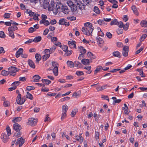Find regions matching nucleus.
Wrapping results in <instances>:
<instances>
[{
  "mask_svg": "<svg viewBox=\"0 0 147 147\" xmlns=\"http://www.w3.org/2000/svg\"><path fill=\"white\" fill-rule=\"evenodd\" d=\"M94 29V28H84L83 27L82 28V31L83 34L87 36L92 35V32Z\"/></svg>",
  "mask_w": 147,
  "mask_h": 147,
  "instance_id": "nucleus-1",
  "label": "nucleus"
},
{
  "mask_svg": "<svg viewBox=\"0 0 147 147\" xmlns=\"http://www.w3.org/2000/svg\"><path fill=\"white\" fill-rule=\"evenodd\" d=\"M9 136L5 133H3L1 134V138L2 139L3 142L6 143L8 142L9 139Z\"/></svg>",
  "mask_w": 147,
  "mask_h": 147,
  "instance_id": "nucleus-2",
  "label": "nucleus"
},
{
  "mask_svg": "<svg viewBox=\"0 0 147 147\" xmlns=\"http://www.w3.org/2000/svg\"><path fill=\"white\" fill-rule=\"evenodd\" d=\"M129 47L127 46H125L123 47V51H122L123 55L125 57H127L128 55Z\"/></svg>",
  "mask_w": 147,
  "mask_h": 147,
  "instance_id": "nucleus-3",
  "label": "nucleus"
},
{
  "mask_svg": "<svg viewBox=\"0 0 147 147\" xmlns=\"http://www.w3.org/2000/svg\"><path fill=\"white\" fill-rule=\"evenodd\" d=\"M68 5L70 7L72 11H75L76 10V6L71 1H68Z\"/></svg>",
  "mask_w": 147,
  "mask_h": 147,
  "instance_id": "nucleus-4",
  "label": "nucleus"
},
{
  "mask_svg": "<svg viewBox=\"0 0 147 147\" xmlns=\"http://www.w3.org/2000/svg\"><path fill=\"white\" fill-rule=\"evenodd\" d=\"M37 120L33 118H30L28 121V124L32 126L35 125L37 123Z\"/></svg>",
  "mask_w": 147,
  "mask_h": 147,
  "instance_id": "nucleus-5",
  "label": "nucleus"
},
{
  "mask_svg": "<svg viewBox=\"0 0 147 147\" xmlns=\"http://www.w3.org/2000/svg\"><path fill=\"white\" fill-rule=\"evenodd\" d=\"M97 42H99L98 45L100 47H102L104 44V42L103 39L97 36L96 37Z\"/></svg>",
  "mask_w": 147,
  "mask_h": 147,
  "instance_id": "nucleus-6",
  "label": "nucleus"
},
{
  "mask_svg": "<svg viewBox=\"0 0 147 147\" xmlns=\"http://www.w3.org/2000/svg\"><path fill=\"white\" fill-rule=\"evenodd\" d=\"M9 74L11 72L16 73L19 71L18 69L16 67L11 66L8 68Z\"/></svg>",
  "mask_w": 147,
  "mask_h": 147,
  "instance_id": "nucleus-7",
  "label": "nucleus"
},
{
  "mask_svg": "<svg viewBox=\"0 0 147 147\" xmlns=\"http://www.w3.org/2000/svg\"><path fill=\"white\" fill-rule=\"evenodd\" d=\"M13 128L14 130L16 131H20V130L22 129L21 125L18 123H15L13 125Z\"/></svg>",
  "mask_w": 147,
  "mask_h": 147,
  "instance_id": "nucleus-8",
  "label": "nucleus"
},
{
  "mask_svg": "<svg viewBox=\"0 0 147 147\" xmlns=\"http://www.w3.org/2000/svg\"><path fill=\"white\" fill-rule=\"evenodd\" d=\"M76 42L75 41H69L68 42V44L69 47L71 48H74L76 49Z\"/></svg>",
  "mask_w": 147,
  "mask_h": 147,
  "instance_id": "nucleus-9",
  "label": "nucleus"
},
{
  "mask_svg": "<svg viewBox=\"0 0 147 147\" xmlns=\"http://www.w3.org/2000/svg\"><path fill=\"white\" fill-rule=\"evenodd\" d=\"M87 55L88 57L90 59V60L91 62H92V59H94L96 58L95 56L90 52H88L87 53Z\"/></svg>",
  "mask_w": 147,
  "mask_h": 147,
  "instance_id": "nucleus-10",
  "label": "nucleus"
},
{
  "mask_svg": "<svg viewBox=\"0 0 147 147\" xmlns=\"http://www.w3.org/2000/svg\"><path fill=\"white\" fill-rule=\"evenodd\" d=\"M81 62L82 64L84 65H89L90 64V61L89 59H84L81 60Z\"/></svg>",
  "mask_w": 147,
  "mask_h": 147,
  "instance_id": "nucleus-11",
  "label": "nucleus"
},
{
  "mask_svg": "<svg viewBox=\"0 0 147 147\" xmlns=\"http://www.w3.org/2000/svg\"><path fill=\"white\" fill-rule=\"evenodd\" d=\"M23 52V49L22 48L19 49L17 51L16 54V58H18L20 55H21Z\"/></svg>",
  "mask_w": 147,
  "mask_h": 147,
  "instance_id": "nucleus-12",
  "label": "nucleus"
},
{
  "mask_svg": "<svg viewBox=\"0 0 147 147\" xmlns=\"http://www.w3.org/2000/svg\"><path fill=\"white\" fill-rule=\"evenodd\" d=\"M61 6L62 7V11L65 14H68L69 11V9H68V7L67 6H64L63 5Z\"/></svg>",
  "mask_w": 147,
  "mask_h": 147,
  "instance_id": "nucleus-13",
  "label": "nucleus"
},
{
  "mask_svg": "<svg viewBox=\"0 0 147 147\" xmlns=\"http://www.w3.org/2000/svg\"><path fill=\"white\" fill-rule=\"evenodd\" d=\"M39 1L40 3H43V6H45L46 7H47L49 5L50 0H39Z\"/></svg>",
  "mask_w": 147,
  "mask_h": 147,
  "instance_id": "nucleus-14",
  "label": "nucleus"
},
{
  "mask_svg": "<svg viewBox=\"0 0 147 147\" xmlns=\"http://www.w3.org/2000/svg\"><path fill=\"white\" fill-rule=\"evenodd\" d=\"M22 100V96L21 95L18 93V95L16 98V101L17 103L18 104L21 105V101Z\"/></svg>",
  "mask_w": 147,
  "mask_h": 147,
  "instance_id": "nucleus-15",
  "label": "nucleus"
},
{
  "mask_svg": "<svg viewBox=\"0 0 147 147\" xmlns=\"http://www.w3.org/2000/svg\"><path fill=\"white\" fill-rule=\"evenodd\" d=\"M131 9L133 10L134 13L136 16H138L139 15V13L137 10V8L135 5H133L131 7Z\"/></svg>",
  "mask_w": 147,
  "mask_h": 147,
  "instance_id": "nucleus-16",
  "label": "nucleus"
},
{
  "mask_svg": "<svg viewBox=\"0 0 147 147\" xmlns=\"http://www.w3.org/2000/svg\"><path fill=\"white\" fill-rule=\"evenodd\" d=\"M29 65L32 68L34 69L35 67V65L33 61L30 59L28 60V61Z\"/></svg>",
  "mask_w": 147,
  "mask_h": 147,
  "instance_id": "nucleus-17",
  "label": "nucleus"
},
{
  "mask_svg": "<svg viewBox=\"0 0 147 147\" xmlns=\"http://www.w3.org/2000/svg\"><path fill=\"white\" fill-rule=\"evenodd\" d=\"M78 48L80 50V52L81 54L84 55V54L86 53V49L84 48V47L82 46H81L79 47Z\"/></svg>",
  "mask_w": 147,
  "mask_h": 147,
  "instance_id": "nucleus-18",
  "label": "nucleus"
},
{
  "mask_svg": "<svg viewBox=\"0 0 147 147\" xmlns=\"http://www.w3.org/2000/svg\"><path fill=\"white\" fill-rule=\"evenodd\" d=\"M84 28H88L89 29V28H94L92 24L89 22H87L84 24Z\"/></svg>",
  "mask_w": 147,
  "mask_h": 147,
  "instance_id": "nucleus-19",
  "label": "nucleus"
},
{
  "mask_svg": "<svg viewBox=\"0 0 147 147\" xmlns=\"http://www.w3.org/2000/svg\"><path fill=\"white\" fill-rule=\"evenodd\" d=\"M82 134H80L79 136H76V138L77 141H80V142H83L84 138L83 137L81 136Z\"/></svg>",
  "mask_w": 147,
  "mask_h": 147,
  "instance_id": "nucleus-20",
  "label": "nucleus"
},
{
  "mask_svg": "<svg viewBox=\"0 0 147 147\" xmlns=\"http://www.w3.org/2000/svg\"><path fill=\"white\" fill-rule=\"evenodd\" d=\"M32 78L34 80V82H37L39 81L40 77L38 75H36L33 77Z\"/></svg>",
  "mask_w": 147,
  "mask_h": 147,
  "instance_id": "nucleus-21",
  "label": "nucleus"
},
{
  "mask_svg": "<svg viewBox=\"0 0 147 147\" xmlns=\"http://www.w3.org/2000/svg\"><path fill=\"white\" fill-rule=\"evenodd\" d=\"M35 57L36 59V63H39V61L41 60V57L39 54L36 53L35 55Z\"/></svg>",
  "mask_w": 147,
  "mask_h": 147,
  "instance_id": "nucleus-22",
  "label": "nucleus"
},
{
  "mask_svg": "<svg viewBox=\"0 0 147 147\" xmlns=\"http://www.w3.org/2000/svg\"><path fill=\"white\" fill-rule=\"evenodd\" d=\"M103 69V68L101 66H98L94 71V74H96L97 73Z\"/></svg>",
  "mask_w": 147,
  "mask_h": 147,
  "instance_id": "nucleus-23",
  "label": "nucleus"
},
{
  "mask_svg": "<svg viewBox=\"0 0 147 147\" xmlns=\"http://www.w3.org/2000/svg\"><path fill=\"white\" fill-rule=\"evenodd\" d=\"M67 64L68 66L70 67H72L74 66V63L71 61H67Z\"/></svg>",
  "mask_w": 147,
  "mask_h": 147,
  "instance_id": "nucleus-24",
  "label": "nucleus"
},
{
  "mask_svg": "<svg viewBox=\"0 0 147 147\" xmlns=\"http://www.w3.org/2000/svg\"><path fill=\"white\" fill-rule=\"evenodd\" d=\"M58 67L57 66H55L53 69V72L55 76H57L58 75Z\"/></svg>",
  "mask_w": 147,
  "mask_h": 147,
  "instance_id": "nucleus-25",
  "label": "nucleus"
},
{
  "mask_svg": "<svg viewBox=\"0 0 147 147\" xmlns=\"http://www.w3.org/2000/svg\"><path fill=\"white\" fill-rule=\"evenodd\" d=\"M22 119L21 117H16L13 118L12 121L13 123H16V122L20 121Z\"/></svg>",
  "mask_w": 147,
  "mask_h": 147,
  "instance_id": "nucleus-26",
  "label": "nucleus"
},
{
  "mask_svg": "<svg viewBox=\"0 0 147 147\" xmlns=\"http://www.w3.org/2000/svg\"><path fill=\"white\" fill-rule=\"evenodd\" d=\"M113 55L115 57H117L119 58L121 57V56L120 53L117 51L113 52Z\"/></svg>",
  "mask_w": 147,
  "mask_h": 147,
  "instance_id": "nucleus-27",
  "label": "nucleus"
},
{
  "mask_svg": "<svg viewBox=\"0 0 147 147\" xmlns=\"http://www.w3.org/2000/svg\"><path fill=\"white\" fill-rule=\"evenodd\" d=\"M42 39L41 37L40 36H38L35 37L33 40V42H40Z\"/></svg>",
  "mask_w": 147,
  "mask_h": 147,
  "instance_id": "nucleus-28",
  "label": "nucleus"
},
{
  "mask_svg": "<svg viewBox=\"0 0 147 147\" xmlns=\"http://www.w3.org/2000/svg\"><path fill=\"white\" fill-rule=\"evenodd\" d=\"M137 71L139 72V75L142 77H145V74H144L143 72V70L141 69H137Z\"/></svg>",
  "mask_w": 147,
  "mask_h": 147,
  "instance_id": "nucleus-29",
  "label": "nucleus"
},
{
  "mask_svg": "<svg viewBox=\"0 0 147 147\" xmlns=\"http://www.w3.org/2000/svg\"><path fill=\"white\" fill-rule=\"evenodd\" d=\"M56 49V48L55 46L53 45L49 49V54H50L54 52Z\"/></svg>",
  "mask_w": 147,
  "mask_h": 147,
  "instance_id": "nucleus-30",
  "label": "nucleus"
},
{
  "mask_svg": "<svg viewBox=\"0 0 147 147\" xmlns=\"http://www.w3.org/2000/svg\"><path fill=\"white\" fill-rule=\"evenodd\" d=\"M42 82L47 85H48L51 83V82L48 79H42Z\"/></svg>",
  "mask_w": 147,
  "mask_h": 147,
  "instance_id": "nucleus-31",
  "label": "nucleus"
},
{
  "mask_svg": "<svg viewBox=\"0 0 147 147\" xmlns=\"http://www.w3.org/2000/svg\"><path fill=\"white\" fill-rule=\"evenodd\" d=\"M79 7V8L80 9H85L86 5L82 3L81 1L79 3V5H77Z\"/></svg>",
  "mask_w": 147,
  "mask_h": 147,
  "instance_id": "nucleus-32",
  "label": "nucleus"
},
{
  "mask_svg": "<svg viewBox=\"0 0 147 147\" xmlns=\"http://www.w3.org/2000/svg\"><path fill=\"white\" fill-rule=\"evenodd\" d=\"M9 71H6L5 70H2L1 73V75L4 76H6L9 74Z\"/></svg>",
  "mask_w": 147,
  "mask_h": 147,
  "instance_id": "nucleus-33",
  "label": "nucleus"
},
{
  "mask_svg": "<svg viewBox=\"0 0 147 147\" xmlns=\"http://www.w3.org/2000/svg\"><path fill=\"white\" fill-rule=\"evenodd\" d=\"M26 94L27 95L26 96L27 98H28L31 100H32L33 99V96L29 92H27Z\"/></svg>",
  "mask_w": 147,
  "mask_h": 147,
  "instance_id": "nucleus-34",
  "label": "nucleus"
},
{
  "mask_svg": "<svg viewBox=\"0 0 147 147\" xmlns=\"http://www.w3.org/2000/svg\"><path fill=\"white\" fill-rule=\"evenodd\" d=\"M18 29V28L17 26H12L11 27H9L8 28V30L11 31H15L16 30Z\"/></svg>",
  "mask_w": 147,
  "mask_h": 147,
  "instance_id": "nucleus-35",
  "label": "nucleus"
},
{
  "mask_svg": "<svg viewBox=\"0 0 147 147\" xmlns=\"http://www.w3.org/2000/svg\"><path fill=\"white\" fill-rule=\"evenodd\" d=\"M147 24V21L145 20H143L141 21L140 23V25L142 27H145V25Z\"/></svg>",
  "mask_w": 147,
  "mask_h": 147,
  "instance_id": "nucleus-36",
  "label": "nucleus"
},
{
  "mask_svg": "<svg viewBox=\"0 0 147 147\" xmlns=\"http://www.w3.org/2000/svg\"><path fill=\"white\" fill-rule=\"evenodd\" d=\"M65 21H67L66 20H65L64 18H61L60 19L59 22V25H64V23H65Z\"/></svg>",
  "mask_w": 147,
  "mask_h": 147,
  "instance_id": "nucleus-37",
  "label": "nucleus"
},
{
  "mask_svg": "<svg viewBox=\"0 0 147 147\" xmlns=\"http://www.w3.org/2000/svg\"><path fill=\"white\" fill-rule=\"evenodd\" d=\"M6 129L7 132V135L8 136H10L11 135V130L10 127L9 126L7 125V126Z\"/></svg>",
  "mask_w": 147,
  "mask_h": 147,
  "instance_id": "nucleus-38",
  "label": "nucleus"
},
{
  "mask_svg": "<svg viewBox=\"0 0 147 147\" xmlns=\"http://www.w3.org/2000/svg\"><path fill=\"white\" fill-rule=\"evenodd\" d=\"M9 31V35L10 37H11L12 39H13L15 38V36L14 35V33L13 31L11 30H8Z\"/></svg>",
  "mask_w": 147,
  "mask_h": 147,
  "instance_id": "nucleus-39",
  "label": "nucleus"
},
{
  "mask_svg": "<svg viewBox=\"0 0 147 147\" xmlns=\"http://www.w3.org/2000/svg\"><path fill=\"white\" fill-rule=\"evenodd\" d=\"M74 65H75V67H80L82 65L81 64L80 62L78 61H76L74 62Z\"/></svg>",
  "mask_w": 147,
  "mask_h": 147,
  "instance_id": "nucleus-40",
  "label": "nucleus"
},
{
  "mask_svg": "<svg viewBox=\"0 0 147 147\" xmlns=\"http://www.w3.org/2000/svg\"><path fill=\"white\" fill-rule=\"evenodd\" d=\"M68 110V107L66 105H65L63 106L62 109V112H66Z\"/></svg>",
  "mask_w": 147,
  "mask_h": 147,
  "instance_id": "nucleus-41",
  "label": "nucleus"
},
{
  "mask_svg": "<svg viewBox=\"0 0 147 147\" xmlns=\"http://www.w3.org/2000/svg\"><path fill=\"white\" fill-rule=\"evenodd\" d=\"M52 3V4H51V6H52V10L53 11L54 13L55 14H56L58 13V10L57 9H53V5H54V2H53Z\"/></svg>",
  "mask_w": 147,
  "mask_h": 147,
  "instance_id": "nucleus-42",
  "label": "nucleus"
},
{
  "mask_svg": "<svg viewBox=\"0 0 147 147\" xmlns=\"http://www.w3.org/2000/svg\"><path fill=\"white\" fill-rule=\"evenodd\" d=\"M118 22L116 19H114L113 20L111 21V22L110 24L111 26L113 25H117Z\"/></svg>",
  "mask_w": 147,
  "mask_h": 147,
  "instance_id": "nucleus-43",
  "label": "nucleus"
},
{
  "mask_svg": "<svg viewBox=\"0 0 147 147\" xmlns=\"http://www.w3.org/2000/svg\"><path fill=\"white\" fill-rule=\"evenodd\" d=\"M50 56V55L49 54H45L43 55L42 59L44 61H46Z\"/></svg>",
  "mask_w": 147,
  "mask_h": 147,
  "instance_id": "nucleus-44",
  "label": "nucleus"
},
{
  "mask_svg": "<svg viewBox=\"0 0 147 147\" xmlns=\"http://www.w3.org/2000/svg\"><path fill=\"white\" fill-rule=\"evenodd\" d=\"M94 11L97 14H99L100 12V11L98 7L96 6H95L94 8Z\"/></svg>",
  "mask_w": 147,
  "mask_h": 147,
  "instance_id": "nucleus-45",
  "label": "nucleus"
},
{
  "mask_svg": "<svg viewBox=\"0 0 147 147\" xmlns=\"http://www.w3.org/2000/svg\"><path fill=\"white\" fill-rule=\"evenodd\" d=\"M76 74L78 76H80L84 75V74L83 71H76Z\"/></svg>",
  "mask_w": 147,
  "mask_h": 147,
  "instance_id": "nucleus-46",
  "label": "nucleus"
},
{
  "mask_svg": "<svg viewBox=\"0 0 147 147\" xmlns=\"http://www.w3.org/2000/svg\"><path fill=\"white\" fill-rule=\"evenodd\" d=\"M72 53V51L71 50L70 51H68L67 50L64 56H68L70 55Z\"/></svg>",
  "mask_w": 147,
  "mask_h": 147,
  "instance_id": "nucleus-47",
  "label": "nucleus"
},
{
  "mask_svg": "<svg viewBox=\"0 0 147 147\" xmlns=\"http://www.w3.org/2000/svg\"><path fill=\"white\" fill-rule=\"evenodd\" d=\"M129 25V23H127L125 25H123V28L124 30L125 31L127 30L128 29Z\"/></svg>",
  "mask_w": 147,
  "mask_h": 147,
  "instance_id": "nucleus-48",
  "label": "nucleus"
},
{
  "mask_svg": "<svg viewBox=\"0 0 147 147\" xmlns=\"http://www.w3.org/2000/svg\"><path fill=\"white\" fill-rule=\"evenodd\" d=\"M67 19L71 21H74L76 20V18L74 16L70 17H67Z\"/></svg>",
  "mask_w": 147,
  "mask_h": 147,
  "instance_id": "nucleus-49",
  "label": "nucleus"
},
{
  "mask_svg": "<svg viewBox=\"0 0 147 147\" xmlns=\"http://www.w3.org/2000/svg\"><path fill=\"white\" fill-rule=\"evenodd\" d=\"M21 133L20 132V131H16V133H14V136L18 137H19L21 135Z\"/></svg>",
  "mask_w": 147,
  "mask_h": 147,
  "instance_id": "nucleus-50",
  "label": "nucleus"
},
{
  "mask_svg": "<svg viewBox=\"0 0 147 147\" xmlns=\"http://www.w3.org/2000/svg\"><path fill=\"white\" fill-rule=\"evenodd\" d=\"M120 28H122L123 27V24L122 22L120 21L119 22H118L117 25Z\"/></svg>",
  "mask_w": 147,
  "mask_h": 147,
  "instance_id": "nucleus-51",
  "label": "nucleus"
},
{
  "mask_svg": "<svg viewBox=\"0 0 147 147\" xmlns=\"http://www.w3.org/2000/svg\"><path fill=\"white\" fill-rule=\"evenodd\" d=\"M147 35L146 34H143L140 39V42L143 41L146 37Z\"/></svg>",
  "mask_w": 147,
  "mask_h": 147,
  "instance_id": "nucleus-52",
  "label": "nucleus"
},
{
  "mask_svg": "<svg viewBox=\"0 0 147 147\" xmlns=\"http://www.w3.org/2000/svg\"><path fill=\"white\" fill-rule=\"evenodd\" d=\"M20 83L21 82L20 81H15L11 85L16 86V87H17V86H18Z\"/></svg>",
  "mask_w": 147,
  "mask_h": 147,
  "instance_id": "nucleus-53",
  "label": "nucleus"
},
{
  "mask_svg": "<svg viewBox=\"0 0 147 147\" xmlns=\"http://www.w3.org/2000/svg\"><path fill=\"white\" fill-rule=\"evenodd\" d=\"M35 89V88L34 86H28L26 87V89L28 91H30L31 90H33Z\"/></svg>",
  "mask_w": 147,
  "mask_h": 147,
  "instance_id": "nucleus-54",
  "label": "nucleus"
},
{
  "mask_svg": "<svg viewBox=\"0 0 147 147\" xmlns=\"http://www.w3.org/2000/svg\"><path fill=\"white\" fill-rule=\"evenodd\" d=\"M0 37L2 38H4L5 37V35L3 31H0Z\"/></svg>",
  "mask_w": 147,
  "mask_h": 147,
  "instance_id": "nucleus-55",
  "label": "nucleus"
},
{
  "mask_svg": "<svg viewBox=\"0 0 147 147\" xmlns=\"http://www.w3.org/2000/svg\"><path fill=\"white\" fill-rule=\"evenodd\" d=\"M121 100L120 99H116L113 101V105H115L116 103H120Z\"/></svg>",
  "mask_w": 147,
  "mask_h": 147,
  "instance_id": "nucleus-56",
  "label": "nucleus"
},
{
  "mask_svg": "<svg viewBox=\"0 0 147 147\" xmlns=\"http://www.w3.org/2000/svg\"><path fill=\"white\" fill-rule=\"evenodd\" d=\"M106 35L107 37L109 38V39H111L112 38V35L111 33L109 32H107L106 33Z\"/></svg>",
  "mask_w": 147,
  "mask_h": 147,
  "instance_id": "nucleus-57",
  "label": "nucleus"
},
{
  "mask_svg": "<svg viewBox=\"0 0 147 147\" xmlns=\"http://www.w3.org/2000/svg\"><path fill=\"white\" fill-rule=\"evenodd\" d=\"M3 105L5 107H7L9 105V102L8 101H4L3 103Z\"/></svg>",
  "mask_w": 147,
  "mask_h": 147,
  "instance_id": "nucleus-58",
  "label": "nucleus"
},
{
  "mask_svg": "<svg viewBox=\"0 0 147 147\" xmlns=\"http://www.w3.org/2000/svg\"><path fill=\"white\" fill-rule=\"evenodd\" d=\"M35 31H36V29L32 27H30L28 29V32L30 33H32Z\"/></svg>",
  "mask_w": 147,
  "mask_h": 147,
  "instance_id": "nucleus-59",
  "label": "nucleus"
},
{
  "mask_svg": "<svg viewBox=\"0 0 147 147\" xmlns=\"http://www.w3.org/2000/svg\"><path fill=\"white\" fill-rule=\"evenodd\" d=\"M61 47L63 51L65 52L68 50V47L67 45H63Z\"/></svg>",
  "mask_w": 147,
  "mask_h": 147,
  "instance_id": "nucleus-60",
  "label": "nucleus"
},
{
  "mask_svg": "<svg viewBox=\"0 0 147 147\" xmlns=\"http://www.w3.org/2000/svg\"><path fill=\"white\" fill-rule=\"evenodd\" d=\"M144 47L142 46L140 48L135 52L136 54H138L139 53L142 51L143 50Z\"/></svg>",
  "mask_w": 147,
  "mask_h": 147,
  "instance_id": "nucleus-61",
  "label": "nucleus"
},
{
  "mask_svg": "<svg viewBox=\"0 0 147 147\" xmlns=\"http://www.w3.org/2000/svg\"><path fill=\"white\" fill-rule=\"evenodd\" d=\"M116 32L118 34H120L123 33V29H118L117 30Z\"/></svg>",
  "mask_w": 147,
  "mask_h": 147,
  "instance_id": "nucleus-62",
  "label": "nucleus"
},
{
  "mask_svg": "<svg viewBox=\"0 0 147 147\" xmlns=\"http://www.w3.org/2000/svg\"><path fill=\"white\" fill-rule=\"evenodd\" d=\"M80 94L79 93L75 92L72 95V96H75V98H77L78 96H80Z\"/></svg>",
  "mask_w": 147,
  "mask_h": 147,
  "instance_id": "nucleus-63",
  "label": "nucleus"
},
{
  "mask_svg": "<svg viewBox=\"0 0 147 147\" xmlns=\"http://www.w3.org/2000/svg\"><path fill=\"white\" fill-rule=\"evenodd\" d=\"M11 14L10 13H5L4 14V17L5 18H9Z\"/></svg>",
  "mask_w": 147,
  "mask_h": 147,
  "instance_id": "nucleus-64",
  "label": "nucleus"
}]
</instances>
